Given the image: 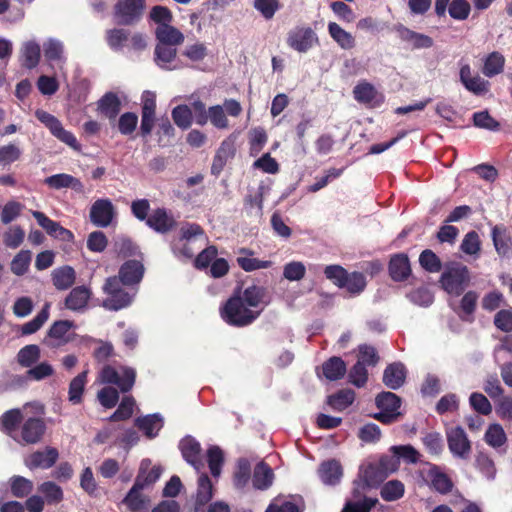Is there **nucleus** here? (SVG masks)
<instances>
[{
    "label": "nucleus",
    "mask_w": 512,
    "mask_h": 512,
    "mask_svg": "<svg viewBox=\"0 0 512 512\" xmlns=\"http://www.w3.org/2000/svg\"><path fill=\"white\" fill-rule=\"evenodd\" d=\"M76 279L75 270L70 266H64L58 269H55L52 272V281L54 286L58 290H66L70 288Z\"/></svg>",
    "instance_id": "35"
},
{
    "label": "nucleus",
    "mask_w": 512,
    "mask_h": 512,
    "mask_svg": "<svg viewBox=\"0 0 512 512\" xmlns=\"http://www.w3.org/2000/svg\"><path fill=\"white\" fill-rule=\"evenodd\" d=\"M42 47L45 59L51 64H56L60 70H63L67 61L64 43L59 39L49 38L43 43Z\"/></svg>",
    "instance_id": "15"
},
{
    "label": "nucleus",
    "mask_w": 512,
    "mask_h": 512,
    "mask_svg": "<svg viewBox=\"0 0 512 512\" xmlns=\"http://www.w3.org/2000/svg\"><path fill=\"white\" fill-rule=\"evenodd\" d=\"M504 64V56L499 52H492L484 60L482 73L486 77H493L498 75L503 72Z\"/></svg>",
    "instance_id": "38"
},
{
    "label": "nucleus",
    "mask_w": 512,
    "mask_h": 512,
    "mask_svg": "<svg viewBox=\"0 0 512 512\" xmlns=\"http://www.w3.org/2000/svg\"><path fill=\"white\" fill-rule=\"evenodd\" d=\"M25 237V232L19 226L10 227L3 235V242L9 248L19 247Z\"/></svg>",
    "instance_id": "59"
},
{
    "label": "nucleus",
    "mask_w": 512,
    "mask_h": 512,
    "mask_svg": "<svg viewBox=\"0 0 512 512\" xmlns=\"http://www.w3.org/2000/svg\"><path fill=\"white\" fill-rule=\"evenodd\" d=\"M235 154V144L233 140H224L218 148L211 167L212 173L218 175L224 168L227 161L233 158Z\"/></svg>",
    "instance_id": "27"
},
{
    "label": "nucleus",
    "mask_w": 512,
    "mask_h": 512,
    "mask_svg": "<svg viewBox=\"0 0 512 512\" xmlns=\"http://www.w3.org/2000/svg\"><path fill=\"white\" fill-rule=\"evenodd\" d=\"M176 54L177 49L175 46L157 43L155 47V61L161 68L168 69Z\"/></svg>",
    "instance_id": "41"
},
{
    "label": "nucleus",
    "mask_w": 512,
    "mask_h": 512,
    "mask_svg": "<svg viewBox=\"0 0 512 512\" xmlns=\"http://www.w3.org/2000/svg\"><path fill=\"white\" fill-rule=\"evenodd\" d=\"M473 122L476 127L497 131L500 127L498 121H496L487 111H480L474 113Z\"/></svg>",
    "instance_id": "62"
},
{
    "label": "nucleus",
    "mask_w": 512,
    "mask_h": 512,
    "mask_svg": "<svg viewBox=\"0 0 512 512\" xmlns=\"http://www.w3.org/2000/svg\"><path fill=\"white\" fill-rule=\"evenodd\" d=\"M306 273L305 265L300 261H292L284 265L283 276L289 281H299Z\"/></svg>",
    "instance_id": "54"
},
{
    "label": "nucleus",
    "mask_w": 512,
    "mask_h": 512,
    "mask_svg": "<svg viewBox=\"0 0 512 512\" xmlns=\"http://www.w3.org/2000/svg\"><path fill=\"white\" fill-rule=\"evenodd\" d=\"M44 182L53 189L71 188L78 193L84 192L83 183L78 178L65 173L49 176Z\"/></svg>",
    "instance_id": "24"
},
{
    "label": "nucleus",
    "mask_w": 512,
    "mask_h": 512,
    "mask_svg": "<svg viewBox=\"0 0 512 512\" xmlns=\"http://www.w3.org/2000/svg\"><path fill=\"white\" fill-rule=\"evenodd\" d=\"M135 425L143 431L148 438H153L162 428L163 420L159 414L146 415L137 418Z\"/></svg>",
    "instance_id": "34"
},
{
    "label": "nucleus",
    "mask_w": 512,
    "mask_h": 512,
    "mask_svg": "<svg viewBox=\"0 0 512 512\" xmlns=\"http://www.w3.org/2000/svg\"><path fill=\"white\" fill-rule=\"evenodd\" d=\"M459 76L463 86L474 95H484L489 91V82L478 74L472 75L470 65H462L460 68Z\"/></svg>",
    "instance_id": "12"
},
{
    "label": "nucleus",
    "mask_w": 512,
    "mask_h": 512,
    "mask_svg": "<svg viewBox=\"0 0 512 512\" xmlns=\"http://www.w3.org/2000/svg\"><path fill=\"white\" fill-rule=\"evenodd\" d=\"M91 296L92 291L89 287L77 286L66 296L65 308L74 312H83L87 308Z\"/></svg>",
    "instance_id": "14"
},
{
    "label": "nucleus",
    "mask_w": 512,
    "mask_h": 512,
    "mask_svg": "<svg viewBox=\"0 0 512 512\" xmlns=\"http://www.w3.org/2000/svg\"><path fill=\"white\" fill-rule=\"evenodd\" d=\"M103 291L107 298L103 301L102 306L111 311H118L128 307L135 296V293L130 294L122 288V283L116 276L107 278Z\"/></svg>",
    "instance_id": "5"
},
{
    "label": "nucleus",
    "mask_w": 512,
    "mask_h": 512,
    "mask_svg": "<svg viewBox=\"0 0 512 512\" xmlns=\"http://www.w3.org/2000/svg\"><path fill=\"white\" fill-rule=\"evenodd\" d=\"M427 479L430 481L431 486L441 494H446L451 491L453 483L451 479L437 466H432L427 471Z\"/></svg>",
    "instance_id": "32"
},
{
    "label": "nucleus",
    "mask_w": 512,
    "mask_h": 512,
    "mask_svg": "<svg viewBox=\"0 0 512 512\" xmlns=\"http://www.w3.org/2000/svg\"><path fill=\"white\" fill-rule=\"evenodd\" d=\"M405 492L404 484L399 480H390L386 482L380 491L382 499L385 501H396L403 497Z\"/></svg>",
    "instance_id": "40"
},
{
    "label": "nucleus",
    "mask_w": 512,
    "mask_h": 512,
    "mask_svg": "<svg viewBox=\"0 0 512 512\" xmlns=\"http://www.w3.org/2000/svg\"><path fill=\"white\" fill-rule=\"evenodd\" d=\"M50 304L46 303L42 310L29 322L22 325L21 331L24 335H30L38 331L49 318Z\"/></svg>",
    "instance_id": "45"
},
{
    "label": "nucleus",
    "mask_w": 512,
    "mask_h": 512,
    "mask_svg": "<svg viewBox=\"0 0 512 512\" xmlns=\"http://www.w3.org/2000/svg\"><path fill=\"white\" fill-rule=\"evenodd\" d=\"M150 466V460H142L139 473L135 479V483L139 482L140 486L144 489L153 485L162 474V468L160 466Z\"/></svg>",
    "instance_id": "25"
},
{
    "label": "nucleus",
    "mask_w": 512,
    "mask_h": 512,
    "mask_svg": "<svg viewBox=\"0 0 512 512\" xmlns=\"http://www.w3.org/2000/svg\"><path fill=\"white\" fill-rule=\"evenodd\" d=\"M172 118L178 127L187 129L192 123V111L187 105H178L172 111Z\"/></svg>",
    "instance_id": "53"
},
{
    "label": "nucleus",
    "mask_w": 512,
    "mask_h": 512,
    "mask_svg": "<svg viewBox=\"0 0 512 512\" xmlns=\"http://www.w3.org/2000/svg\"><path fill=\"white\" fill-rule=\"evenodd\" d=\"M318 474L321 481L326 485H335L339 483L342 477V467L336 460H329L320 465Z\"/></svg>",
    "instance_id": "29"
},
{
    "label": "nucleus",
    "mask_w": 512,
    "mask_h": 512,
    "mask_svg": "<svg viewBox=\"0 0 512 512\" xmlns=\"http://www.w3.org/2000/svg\"><path fill=\"white\" fill-rule=\"evenodd\" d=\"M378 502L376 498H364L362 501L347 502L342 512H369Z\"/></svg>",
    "instance_id": "64"
},
{
    "label": "nucleus",
    "mask_w": 512,
    "mask_h": 512,
    "mask_svg": "<svg viewBox=\"0 0 512 512\" xmlns=\"http://www.w3.org/2000/svg\"><path fill=\"white\" fill-rule=\"evenodd\" d=\"M41 48L35 41H27L22 45L21 56L23 66L28 69L36 67L40 60Z\"/></svg>",
    "instance_id": "37"
},
{
    "label": "nucleus",
    "mask_w": 512,
    "mask_h": 512,
    "mask_svg": "<svg viewBox=\"0 0 512 512\" xmlns=\"http://www.w3.org/2000/svg\"><path fill=\"white\" fill-rule=\"evenodd\" d=\"M406 379V368L400 362H394L386 367L383 373V383L390 389L400 388Z\"/></svg>",
    "instance_id": "23"
},
{
    "label": "nucleus",
    "mask_w": 512,
    "mask_h": 512,
    "mask_svg": "<svg viewBox=\"0 0 512 512\" xmlns=\"http://www.w3.org/2000/svg\"><path fill=\"white\" fill-rule=\"evenodd\" d=\"M287 44L300 53H305L318 44V37L310 27L297 26L289 31Z\"/></svg>",
    "instance_id": "8"
},
{
    "label": "nucleus",
    "mask_w": 512,
    "mask_h": 512,
    "mask_svg": "<svg viewBox=\"0 0 512 512\" xmlns=\"http://www.w3.org/2000/svg\"><path fill=\"white\" fill-rule=\"evenodd\" d=\"M45 430L46 425L41 415L35 412L33 416L26 415L20 429V439L17 441L26 444H36L42 439Z\"/></svg>",
    "instance_id": "10"
},
{
    "label": "nucleus",
    "mask_w": 512,
    "mask_h": 512,
    "mask_svg": "<svg viewBox=\"0 0 512 512\" xmlns=\"http://www.w3.org/2000/svg\"><path fill=\"white\" fill-rule=\"evenodd\" d=\"M143 490L144 488L140 486L139 482H134V485L123 499V503L128 507L130 512L147 511L150 499L147 495L142 493Z\"/></svg>",
    "instance_id": "20"
},
{
    "label": "nucleus",
    "mask_w": 512,
    "mask_h": 512,
    "mask_svg": "<svg viewBox=\"0 0 512 512\" xmlns=\"http://www.w3.org/2000/svg\"><path fill=\"white\" fill-rule=\"evenodd\" d=\"M484 439L489 446L499 448L506 443L507 436L503 427L495 423L489 425L485 432Z\"/></svg>",
    "instance_id": "42"
},
{
    "label": "nucleus",
    "mask_w": 512,
    "mask_h": 512,
    "mask_svg": "<svg viewBox=\"0 0 512 512\" xmlns=\"http://www.w3.org/2000/svg\"><path fill=\"white\" fill-rule=\"evenodd\" d=\"M32 215L36 219L37 223L52 237L58 238L62 241L72 240L73 234L69 230L62 227L58 222L49 219L44 213L33 211Z\"/></svg>",
    "instance_id": "16"
},
{
    "label": "nucleus",
    "mask_w": 512,
    "mask_h": 512,
    "mask_svg": "<svg viewBox=\"0 0 512 512\" xmlns=\"http://www.w3.org/2000/svg\"><path fill=\"white\" fill-rule=\"evenodd\" d=\"M155 35L159 44L177 46L184 42L183 33L170 24L159 25L156 28Z\"/></svg>",
    "instance_id": "30"
},
{
    "label": "nucleus",
    "mask_w": 512,
    "mask_h": 512,
    "mask_svg": "<svg viewBox=\"0 0 512 512\" xmlns=\"http://www.w3.org/2000/svg\"><path fill=\"white\" fill-rule=\"evenodd\" d=\"M470 274L468 268L460 263L447 266L441 275L442 288L449 294L459 296L469 284Z\"/></svg>",
    "instance_id": "2"
},
{
    "label": "nucleus",
    "mask_w": 512,
    "mask_h": 512,
    "mask_svg": "<svg viewBox=\"0 0 512 512\" xmlns=\"http://www.w3.org/2000/svg\"><path fill=\"white\" fill-rule=\"evenodd\" d=\"M328 33L330 37L337 43V45L343 50H351L356 45L354 36L350 32L343 29L336 22L328 23Z\"/></svg>",
    "instance_id": "28"
},
{
    "label": "nucleus",
    "mask_w": 512,
    "mask_h": 512,
    "mask_svg": "<svg viewBox=\"0 0 512 512\" xmlns=\"http://www.w3.org/2000/svg\"><path fill=\"white\" fill-rule=\"evenodd\" d=\"M17 359L23 367H31L40 359V349L37 345H27L18 352Z\"/></svg>",
    "instance_id": "51"
},
{
    "label": "nucleus",
    "mask_w": 512,
    "mask_h": 512,
    "mask_svg": "<svg viewBox=\"0 0 512 512\" xmlns=\"http://www.w3.org/2000/svg\"><path fill=\"white\" fill-rule=\"evenodd\" d=\"M136 371L133 368L111 365H105L98 374V381L102 384L116 385L121 392L130 391L135 383Z\"/></svg>",
    "instance_id": "3"
},
{
    "label": "nucleus",
    "mask_w": 512,
    "mask_h": 512,
    "mask_svg": "<svg viewBox=\"0 0 512 512\" xmlns=\"http://www.w3.org/2000/svg\"><path fill=\"white\" fill-rule=\"evenodd\" d=\"M38 490L45 496L48 503H59L63 499L61 487L52 481L42 483Z\"/></svg>",
    "instance_id": "52"
},
{
    "label": "nucleus",
    "mask_w": 512,
    "mask_h": 512,
    "mask_svg": "<svg viewBox=\"0 0 512 512\" xmlns=\"http://www.w3.org/2000/svg\"><path fill=\"white\" fill-rule=\"evenodd\" d=\"M250 475V463L246 459H240L238 461L237 471L234 475V485L237 488H243L248 483Z\"/></svg>",
    "instance_id": "63"
},
{
    "label": "nucleus",
    "mask_w": 512,
    "mask_h": 512,
    "mask_svg": "<svg viewBox=\"0 0 512 512\" xmlns=\"http://www.w3.org/2000/svg\"><path fill=\"white\" fill-rule=\"evenodd\" d=\"M180 449L184 459L197 471H200L204 467V462L201 457V446L194 438L186 437L182 439Z\"/></svg>",
    "instance_id": "17"
},
{
    "label": "nucleus",
    "mask_w": 512,
    "mask_h": 512,
    "mask_svg": "<svg viewBox=\"0 0 512 512\" xmlns=\"http://www.w3.org/2000/svg\"><path fill=\"white\" fill-rule=\"evenodd\" d=\"M143 273V265L138 261L131 260L121 266L117 278L123 285L138 284L143 277Z\"/></svg>",
    "instance_id": "22"
},
{
    "label": "nucleus",
    "mask_w": 512,
    "mask_h": 512,
    "mask_svg": "<svg viewBox=\"0 0 512 512\" xmlns=\"http://www.w3.org/2000/svg\"><path fill=\"white\" fill-rule=\"evenodd\" d=\"M341 288H345L350 294H360L366 287V277L360 272L348 273Z\"/></svg>",
    "instance_id": "46"
},
{
    "label": "nucleus",
    "mask_w": 512,
    "mask_h": 512,
    "mask_svg": "<svg viewBox=\"0 0 512 512\" xmlns=\"http://www.w3.org/2000/svg\"><path fill=\"white\" fill-rule=\"evenodd\" d=\"M135 400L131 396H125L117 410L108 418L109 421L116 422L129 419L133 414Z\"/></svg>",
    "instance_id": "50"
},
{
    "label": "nucleus",
    "mask_w": 512,
    "mask_h": 512,
    "mask_svg": "<svg viewBox=\"0 0 512 512\" xmlns=\"http://www.w3.org/2000/svg\"><path fill=\"white\" fill-rule=\"evenodd\" d=\"M147 226L158 233H168L176 226V220L171 213L164 208H157L147 218Z\"/></svg>",
    "instance_id": "13"
},
{
    "label": "nucleus",
    "mask_w": 512,
    "mask_h": 512,
    "mask_svg": "<svg viewBox=\"0 0 512 512\" xmlns=\"http://www.w3.org/2000/svg\"><path fill=\"white\" fill-rule=\"evenodd\" d=\"M389 273L393 280L403 281L411 273L410 262L405 254L394 255L389 262Z\"/></svg>",
    "instance_id": "26"
},
{
    "label": "nucleus",
    "mask_w": 512,
    "mask_h": 512,
    "mask_svg": "<svg viewBox=\"0 0 512 512\" xmlns=\"http://www.w3.org/2000/svg\"><path fill=\"white\" fill-rule=\"evenodd\" d=\"M269 303L265 287L257 284L237 287L221 307L220 315L231 326L245 327L252 324Z\"/></svg>",
    "instance_id": "1"
},
{
    "label": "nucleus",
    "mask_w": 512,
    "mask_h": 512,
    "mask_svg": "<svg viewBox=\"0 0 512 512\" xmlns=\"http://www.w3.org/2000/svg\"><path fill=\"white\" fill-rule=\"evenodd\" d=\"M10 487L12 495L17 498H24L33 491V482L22 476H13L10 478Z\"/></svg>",
    "instance_id": "43"
},
{
    "label": "nucleus",
    "mask_w": 512,
    "mask_h": 512,
    "mask_svg": "<svg viewBox=\"0 0 512 512\" xmlns=\"http://www.w3.org/2000/svg\"><path fill=\"white\" fill-rule=\"evenodd\" d=\"M97 399L103 407L110 409L116 406L119 400V392L117 389L107 386L97 393Z\"/></svg>",
    "instance_id": "57"
},
{
    "label": "nucleus",
    "mask_w": 512,
    "mask_h": 512,
    "mask_svg": "<svg viewBox=\"0 0 512 512\" xmlns=\"http://www.w3.org/2000/svg\"><path fill=\"white\" fill-rule=\"evenodd\" d=\"M145 7V0H118L115 17L119 24L133 25L141 19Z\"/></svg>",
    "instance_id": "7"
},
{
    "label": "nucleus",
    "mask_w": 512,
    "mask_h": 512,
    "mask_svg": "<svg viewBox=\"0 0 512 512\" xmlns=\"http://www.w3.org/2000/svg\"><path fill=\"white\" fill-rule=\"evenodd\" d=\"M376 405L381 410L399 413L400 398L392 392H382L376 397Z\"/></svg>",
    "instance_id": "47"
},
{
    "label": "nucleus",
    "mask_w": 512,
    "mask_h": 512,
    "mask_svg": "<svg viewBox=\"0 0 512 512\" xmlns=\"http://www.w3.org/2000/svg\"><path fill=\"white\" fill-rule=\"evenodd\" d=\"M212 498V484L206 474H202L198 479L197 503L204 505Z\"/></svg>",
    "instance_id": "56"
},
{
    "label": "nucleus",
    "mask_w": 512,
    "mask_h": 512,
    "mask_svg": "<svg viewBox=\"0 0 512 512\" xmlns=\"http://www.w3.org/2000/svg\"><path fill=\"white\" fill-rule=\"evenodd\" d=\"M355 398V394L350 389L341 390L338 393L328 397V404L335 410L342 411L350 406Z\"/></svg>",
    "instance_id": "44"
},
{
    "label": "nucleus",
    "mask_w": 512,
    "mask_h": 512,
    "mask_svg": "<svg viewBox=\"0 0 512 512\" xmlns=\"http://www.w3.org/2000/svg\"><path fill=\"white\" fill-rule=\"evenodd\" d=\"M30 408L35 409L36 414H44L43 405L37 402L24 405L23 411H21L20 409L8 410L0 417L1 431L5 432L15 440H18V438L15 436L17 432V427L21 420H24L25 416L28 414V409Z\"/></svg>",
    "instance_id": "6"
},
{
    "label": "nucleus",
    "mask_w": 512,
    "mask_h": 512,
    "mask_svg": "<svg viewBox=\"0 0 512 512\" xmlns=\"http://www.w3.org/2000/svg\"><path fill=\"white\" fill-rule=\"evenodd\" d=\"M448 448L454 457L467 459L471 454V442L464 429L460 426L446 430Z\"/></svg>",
    "instance_id": "9"
},
{
    "label": "nucleus",
    "mask_w": 512,
    "mask_h": 512,
    "mask_svg": "<svg viewBox=\"0 0 512 512\" xmlns=\"http://www.w3.org/2000/svg\"><path fill=\"white\" fill-rule=\"evenodd\" d=\"M494 247L499 255L507 256L512 250L511 237L504 226H494L492 229Z\"/></svg>",
    "instance_id": "33"
},
{
    "label": "nucleus",
    "mask_w": 512,
    "mask_h": 512,
    "mask_svg": "<svg viewBox=\"0 0 512 512\" xmlns=\"http://www.w3.org/2000/svg\"><path fill=\"white\" fill-rule=\"evenodd\" d=\"M31 262V252L28 250H21L11 262V271L16 275H23Z\"/></svg>",
    "instance_id": "55"
},
{
    "label": "nucleus",
    "mask_w": 512,
    "mask_h": 512,
    "mask_svg": "<svg viewBox=\"0 0 512 512\" xmlns=\"http://www.w3.org/2000/svg\"><path fill=\"white\" fill-rule=\"evenodd\" d=\"M128 39L129 33L124 29L114 28L106 31L107 44L115 51L121 50Z\"/></svg>",
    "instance_id": "49"
},
{
    "label": "nucleus",
    "mask_w": 512,
    "mask_h": 512,
    "mask_svg": "<svg viewBox=\"0 0 512 512\" xmlns=\"http://www.w3.org/2000/svg\"><path fill=\"white\" fill-rule=\"evenodd\" d=\"M58 451L55 448L47 447L44 451H36L25 459V465L30 469L50 468L58 459Z\"/></svg>",
    "instance_id": "18"
},
{
    "label": "nucleus",
    "mask_w": 512,
    "mask_h": 512,
    "mask_svg": "<svg viewBox=\"0 0 512 512\" xmlns=\"http://www.w3.org/2000/svg\"><path fill=\"white\" fill-rule=\"evenodd\" d=\"M120 109V99L112 92L106 93L98 102V110L109 119H114L119 114Z\"/></svg>",
    "instance_id": "36"
},
{
    "label": "nucleus",
    "mask_w": 512,
    "mask_h": 512,
    "mask_svg": "<svg viewBox=\"0 0 512 512\" xmlns=\"http://www.w3.org/2000/svg\"><path fill=\"white\" fill-rule=\"evenodd\" d=\"M274 480L272 469L264 462H260L254 468L252 483L255 489L266 490Z\"/></svg>",
    "instance_id": "31"
},
{
    "label": "nucleus",
    "mask_w": 512,
    "mask_h": 512,
    "mask_svg": "<svg viewBox=\"0 0 512 512\" xmlns=\"http://www.w3.org/2000/svg\"><path fill=\"white\" fill-rule=\"evenodd\" d=\"M346 372L345 362L340 357H332L323 364V374L329 380H338Z\"/></svg>",
    "instance_id": "39"
},
{
    "label": "nucleus",
    "mask_w": 512,
    "mask_h": 512,
    "mask_svg": "<svg viewBox=\"0 0 512 512\" xmlns=\"http://www.w3.org/2000/svg\"><path fill=\"white\" fill-rule=\"evenodd\" d=\"M87 372L84 371L73 378L69 385V401L79 404L82 401V394L86 383Z\"/></svg>",
    "instance_id": "48"
},
{
    "label": "nucleus",
    "mask_w": 512,
    "mask_h": 512,
    "mask_svg": "<svg viewBox=\"0 0 512 512\" xmlns=\"http://www.w3.org/2000/svg\"><path fill=\"white\" fill-rule=\"evenodd\" d=\"M72 326L73 322L69 320H59L54 322L47 333L45 343L51 347L60 346L67 343L69 341L67 334Z\"/></svg>",
    "instance_id": "19"
},
{
    "label": "nucleus",
    "mask_w": 512,
    "mask_h": 512,
    "mask_svg": "<svg viewBox=\"0 0 512 512\" xmlns=\"http://www.w3.org/2000/svg\"><path fill=\"white\" fill-rule=\"evenodd\" d=\"M471 407L482 415H488L492 412V405L487 397L481 393L474 392L469 397Z\"/></svg>",
    "instance_id": "61"
},
{
    "label": "nucleus",
    "mask_w": 512,
    "mask_h": 512,
    "mask_svg": "<svg viewBox=\"0 0 512 512\" xmlns=\"http://www.w3.org/2000/svg\"><path fill=\"white\" fill-rule=\"evenodd\" d=\"M89 217L95 226L108 227L115 217V207L109 199H98L92 204Z\"/></svg>",
    "instance_id": "11"
},
{
    "label": "nucleus",
    "mask_w": 512,
    "mask_h": 512,
    "mask_svg": "<svg viewBox=\"0 0 512 512\" xmlns=\"http://www.w3.org/2000/svg\"><path fill=\"white\" fill-rule=\"evenodd\" d=\"M208 119L218 129H226L229 126L228 119L225 115L224 108L221 105H215L208 109Z\"/></svg>",
    "instance_id": "60"
},
{
    "label": "nucleus",
    "mask_w": 512,
    "mask_h": 512,
    "mask_svg": "<svg viewBox=\"0 0 512 512\" xmlns=\"http://www.w3.org/2000/svg\"><path fill=\"white\" fill-rule=\"evenodd\" d=\"M400 460L395 454L382 455L378 462L370 463L363 471V477L368 486H374L384 481L390 474L399 469Z\"/></svg>",
    "instance_id": "4"
},
{
    "label": "nucleus",
    "mask_w": 512,
    "mask_h": 512,
    "mask_svg": "<svg viewBox=\"0 0 512 512\" xmlns=\"http://www.w3.org/2000/svg\"><path fill=\"white\" fill-rule=\"evenodd\" d=\"M254 251L248 248H240L238 250L237 264L246 272H252L259 269H267L272 266V261L259 260L254 258Z\"/></svg>",
    "instance_id": "21"
},
{
    "label": "nucleus",
    "mask_w": 512,
    "mask_h": 512,
    "mask_svg": "<svg viewBox=\"0 0 512 512\" xmlns=\"http://www.w3.org/2000/svg\"><path fill=\"white\" fill-rule=\"evenodd\" d=\"M480 245L478 234L475 231H470L464 236L460 249L467 255H477L480 251Z\"/></svg>",
    "instance_id": "58"
}]
</instances>
